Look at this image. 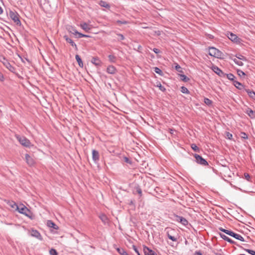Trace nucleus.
<instances>
[{"label": "nucleus", "mask_w": 255, "mask_h": 255, "mask_svg": "<svg viewBox=\"0 0 255 255\" xmlns=\"http://www.w3.org/2000/svg\"><path fill=\"white\" fill-rule=\"evenodd\" d=\"M15 137L19 142V143L23 146L30 147L32 145L30 140L25 136H20L18 134H15Z\"/></svg>", "instance_id": "1"}, {"label": "nucleus", "mask_w": 255, "mask_h": 255, "mask_svg": "<svg viewBox=\"0 0 255 255\" xmlns=\"http://www.w3.org/2000/svg\"><path fill=\"white\" fill-rule=\"evenodd\" d=\"M167 236L170 240L173 242H176L178 240V236H175V230L172 228H167L165 229Z\"/></svg>", "instance_id": "2"}, {"label": "nucleus", "mask_w": 255, "mask_h": 255, "mask_svg": "<svg viewBox=\"0 0 255 255\" xmlns=\"http://www.w3.org/2000/svg\"><path fill=\"white\" fill-rule=\"evenodd\" d=\"M10 18L17 25H21V22L19 19V15L18 13L15 11L10 10L9 13Z\"/></svg>", "instance_id": "3"}, {"label": "nucleus", "mask_w": 255, "mask_h": 255, "mask_svg": "<svg viewBox=\"0 0 255 255\" xmlns=\"http://www.w3.org/2000/svg\"><path fill=\"white\" fill-rule=\"evenodd\" d=\"M209 54L216 58H220L222 55V53L217 48L211 47L209 48Z\"/></svg>", "instance_id": "4"}, {"label": "nucleus", "mask_w": 255, "mask_h": 255, "mask_svg": "<svg viewBox=\"0 0 255 255\" xmlns=\"http://www.w3.org/2000/svg\"><path fill=\"white\" fill-rule=\"evenodd\" d=\"M17 211H18L19 213L24 214L27 217L29 216V213H30V211L23 204H20L19 205H18Z\"/></svg>", "instance_id": "5"}, {"label": "nucleus", "mask_w": 255, "mask_h": 255, "mask_svg": "<svg viewBox=\"0 0 255 255\" xmlns=\"http://www.w3.org/2000/svg\"><path fill=\"white\" fill-rule=\"evenodd\" d=\"M174 220L180 223L184 226H186L188 224V221L184 217L177 215H174Z\"/></svg>", "instance_id": "6"}, {"label": "nucleus", "mask_w": 255, "mask_h": 255, "mask_svg": "<svg viewBox=\"0 0 255 255\" xmlns=\"http://www.w3.org/2000/svg\"><path fill=\"white\" fill-rule=\"evenodd\" d=\"M0 61L2 63V64L4 65V66L8 69L10 71L12 72H14L15 68L14 67H13L7 61V59H6L4 57L2 58V60H0Z\"/></svg>", "instance_id": "7"}, {"label": "nucleus", "mask_w": 255, "mask_h": 255, "mask_svg": "<svg viewBox=\"0 0 255 255\" xmlns=\"http://www.w3.org/2000/svg\"><path fill=\"white\" fill-rule=\"evenodd\" d=\"M194 157L196 159V162L198 163V164H200L203 166L208 165L207 161L205 159L202 158V157L200 155L195 154Z\"/></svg>", "instance_id": "8"}, {"label": "nucleus", "mask_w": 255, "mask_h": 255, "mask_svg": "<svg viewBox=\"0 0 255 255\" xmlns=\"http://www.w3.org/2000/svg\"><path fill=\"white\" fill-rule=\"evenodd\" d=\"M228 38L233 42H235L236 43H240L241 42V39L239 38L236 34L229 32L228 34Z\"/></svg>", "instance_id": "9"}, {"label": "nucleus", "mask_w": 255, "mask_h": 255, "mask_svg": "<svg viewBox=\"0 0 255 255\" xmlns=\"http://www.w3.org/2000/svg\"><path fill=\"white\" fill-rule=\"evenodd\" d=\"M30 235L34 238H36V239L42 241V237L40 234V233L36 230L32 229L30 231Z\"/></svg>", "instance_id": "10"}, {"label": "nucleus", "mask_w": 255, "mask_h": 255, "mask_svg": "<svg viewBox=\"0 0 255 255\" xmlns=\"http://www.w3.org/2000/svg\"><path fill=\"white\" fill-rule=\"evenodd\" d=\"M25 158L26 162L28 165L32 166L34 165L35 161L34 159L28 154H26L25 155Z\"/></svg>", "instance_id": "11"}, {"label": "nucleus", "mask_w": 255, "mask_h": 255, "mask_svg": "<svg viewBox=\"0 0 255 255\" xmlns=\"http://www.w3.org/2000/svg\"><path fill=\"white\" fill-rule=\"evenodd\" d=\"M92 159L95 163H97L100 159L99 153L95 149L92 150Z\"/></svg>", "instance_id": "12"}, {"label": "nucleus", "mask_w": 255, "mask_h": 255, "mask_svg": "<svg viewBox=\"0 0 255 255\" xmlns=\"http://www.w3.org/2000/svg\"><path fill=\"white\" fill-rule=\"evenodd\" d=\"M229 235L235 238L237 240H240L242 242L245 241L244 238L241 235H240V234L235 233L232 231H231L230 233H229Z\"/></svg>", "instance_id": "13"}, {"label": "nucleus", "mask_w": 255, "mask_h": 255, "mask_svg": "<svg viewBox=\"0 0 255 255\" xmlns=\"http://www.w3.org/2000/svg\"><path fill=\"white\" fill-rule=\"evenodd\" d=\"M64 38L65 39L67 42L70 43L72 46L74 47L76 50H78L77 45L71 38H69L67 35H64Z\"/></svg>", "instance_id": "14"}, {"label": "nucleus", "mask_w": 255, "mask_h": 255, "mask_svg": "<svg viewBox=\"0 0 255 255\" xmlns=\"http://www.w3.org/2000/svg\"><path fill=\"white\" fill-rule=\"evenodd\" d=\"M107 72L110 74H115L117 70L116 67L113 65L109 66L106 70Z\"/></svg>", "instance_id": "15"}, {"label": "nucleus", "mask_w": 255, "mask_h": 255, "mask_svg": "<svg viewBox=\"0 0 255 255\" xmlns=\"http://www.w3.org/2000/svg\"><path fill=\"white\" fill-rule=\"evenodd\" d=\"M80 27L86 32H89L92 28L91 26L86 22H82L80 24Z\"/></svg>", "instance_id": "16"}, {"label": "nucleus", "mask_w": 255, "mask_h": 255, "mask_svg": "<svg viewBox=\"0 0 255 255\" xmlns=\"http://www.w3.org/2000/svg\"><path fill=\"white\" fill-rule=\"evenodd\" d=\"M143 251L145 255H156L155 252L147 247L143 248Z\"/></svg>", "instance_id": "17"}, {"label": "nucleus", "mask_w": 255, "mask_h": 255, "mask_svg": "<svg viewBox=\"0 0 255 255\" xmlns=\"http://www.w3.org/2000/svg\"><path fill=\"white\" fill-rule=\"evenodd\" d=\"M212 69L213 70V71L217 74H218L219 76H221L223 74V72H222V71L217 66H213Z\"/></svg>", "instance_id": "18"}, {"label": "nucleus", "mask_w": 255, "mask_h": 255, "mask_svg": "<svg viewBox=\"0 0 255 255\" xmlns=\"http://www.w3.org/2000/svg\"><path fill=\"white\" fill-rule=\"evenodd\" d=\"M47 225L50 228H52L55 230H58V227L51 220H48L47 221Z\"/></svg>", "instance_id": "19"}, {"label": "nucleus", "mask_w": 255, "mask_h": 255, "mask_svg": "<svg viewBox=\"0 0 255 255\" xmlns=\"http://www.w3.org/2000/svg\"><path fill=\"white\" fill-rule=\"evenodd\" d=\"M7 204L11 208L15 209L16 210H17L18 205L15 202L13 201H8L7 202Z\"/></svg>", "instance_id": "20"}, {"label": "nucleus", "mask_w": 255, "mask_h": 255, "mask_svg": "<svg viewBox=\"0 0 255 255\" xmlns=\"http://www.w3.org/2000/svg\"><path fill=\"white\" fill-rule=\"evenodd\" d=\"M246 114L252 119L255 118V111H254L251 109H248L246 111Z\"/></svg>", "instance_id": "21"}, {"label": "nucleus", "mask_w": 255, "mask_h": 255, "mask_svg": "<svg viewBox=\"0 0 255 255\" xmlns=\"http://www.w3.org/2000/svg\"><path fill=\"white\" fill-rule=\"evenodd\" d=\"M91 62L96 66H100L101 64L100 60L98 57H93Z\"/></svg>", "instance_id": "22"}, {"label": "nucleus", "mask_w": 255, "mask_h": 255, "mask_svg": "<svg viewBox=\"0 0 255 255\" xmlns=\"http://www.w3.org/2000/svg\"><path fill=\"white\" fill-rule=\"evenodd\" d=\"M234 85L238 89L242 90L244 88V86L240 82L235 81L233 82Z\"/></svg>", "instance_id": "23"}, {"label": "nucleus", "mask_w": 255, "mask_h": 255, "mask_svg": "<svg viewBox=\"0 0 255 255\" xmlns=\"http://www.w3.org/2000/svg\"><path fill=\"white\" fill-rule=\"evenodd\" d=\"M246 92L248 93L250 98L255 100V92L251 91L250 89H245Z\"/></svg>", "instance_id": "24"}, {"label": "nucleus", "mask_w": 255, "mask_h": 255, "mask_svg": "<svg viewBox=\"0 0 255 255\" xmlns=\"http://www.w3.org/2000/svg\"><path fill=\"white\" fill-rule=\"evenodd\" d=\"M99 218L104 224H106L108 222V218L106 215L103 214H101L100 215Z\"/></svg>", "instance_id": "25"}, {"label": "nucleus", "mask_w": 255, "mask_h": 255, "mask_svg": "<svg viewBox=\"0 0 255 255\" xmlns=\"http://www.w3.org/2000/svg\"><path fill=\"white\" fill-rule=\"evenodd\" d=\"M220 236L223 240H224L226 241H227L230 243L233 244L234 243V242L232 239H231L230 238H229L225 235L220 234Z\"/></svg>", "instance_id": "26"}, {"label": "nucleus", "mask_w": 255, "mask_h": 255, "mask_svg": "<svg viewBox=\"0 0 255 255\" xmlns=\"http://www.w3.org/2000/svg\"><path fill=\"white\" fill-rule=\"evenodd\" d=\"M75 58L78 63L79 66L80 67H83V63L82 60L81 58H80V56L78 55H76Z\"/></svg>", "instance_id": "27"}, {"label": "nucleus", "mask_w": 255, "mask_h": 255, "mask_svg": "<svg viewBox=\"0 0 255 255\" xmlns=\"http://www.w3.org/2000/svg\"><path fill=\"white\" fill-rule=\"evenodd\" d=\"M117 250L121 255H129L124 249L122 248H117Z\"/></svg>", "instance_id": "28"}, {"label": "nucleus", "mask_w": 255, "mask_h": 255, "mask_svg": "<svg viewBox=\"0 0 255 255\" xmlns=\"http://www.w3.org/2000/svg\"><path fill=\"white\" fill-rule=\"evenodd\" d=\"M99 4L101 6L104 7H106L107 8H109L110 7V5L108 3H107L106 1H104L103 0H101Z\"/></svg>", "instance_id": "29"}, {"label": "nucleus", "mask_w": 255, "mask_h": 255, "mask_svg": "<svg viewBox=\"0 0 255 255\" xmlns=\"http://www.w3.org/2000/svg\"><path fill=\"white\" fill-rule=\"evenodd\" d=\"M179 76L180 77L181 80L184 82H186L189 80V78L184 74H180Z\"/></svg>", "instance_id": "30"}, {"label": "nucleus", "mask_w": 255, "mask_h": 255, "mask_svg": "<svg viewBox=\"0 0 255 255\" xmlns=\"http://www.w3.org/2000/svg\"><path fill=\"white\" fill-rule=\"evenodd\" d=\"M109 60L111 62L115 63L116 60V57L114 55H109L108 56Z\"/></svg>", "instance_id": "31"}, {"label": "nucleus", "mask_w": 255, "mask_h": 255, "mask_svg": "<svg viewBox=\"0 0 255 255\" xmlns=\"http://www.w3.org/2000/svg\"><path fill=\"white\" fill-rule=\"evenodd\" d=\"M156 86L158 87L159 90L162 92H165L166 91V88L164 86H162L160 82L157 83Z\"/></svg>", "instance_id": "32"}, {"label": "nucleus", "mask_w": 255, "mask_h": 255, "mask_svg": "<svg viewBox=\"0 0 255 255\" xmlns=\"http://www.w3.org/2000/svg\"><path fill=\"white\" fill-rule=\"evenodd\" d=\"M153 69H154V71L155 73H156L157 74H158L160 76H162L163 72L160 69H159V68L156 67H154Z\"/></svg>", "instance_id": "33"}, {"label": "nucleus", "mask_w": 255, "mask_h": 255, "mask_svg": "<svg viewBox=\"0 0 255 255\" xmlns=\"http://www.w3.org/2000/svg\"><path fill=\"white\" fill-rule=\"evenodd\" d=\"M227 78L232 81H235V76L232 73L227 74Z\"/></svg>", "instance_id": "34"}, {"label": "nucleus", "mask_w": 255, "mask_h": 255, "mask_svg": "<svg viewBox=\"0 0 255 255\" xmlns=\"http://www.w3.org/2000/svg\"><path fill=\"white\" fill-rule=\"evenodd\" d=\"M204 102L207 106H211L212 104V101L207 98L204 99Z\"/></svg>", "instance_id": "35"}, {"label": "nucleus", "mask_w": 255, "mask_h": 255, "mask_svg": "<svg viewBox=\"0 0 255 255\" xmlns=\"http://www.w3.org/2000/svg\"><path fill=\"white\" fill-rule=\"evenodd\" d=\"M68 30L70 33H72L74 35H79L80 32H78L76 29L73 27L71 28V30L69 29Z\"/></svg>", "instance_id": "36"}, {"label": "nucleus", "mask_w": 255, "mask_h": 255, "mask_svg": "<svg viewBox=\"0 0 255 255\" xmlns=\"http://www.w3.org/2000/svg\"><path fill=\"white\" fill-rule=\"evenodd\" d=\"M181 91L184 94H189V91L188 89L184 86L181 87Z\"/></svg>", "instance_id": "37"}, {"label": "nucleus", "mask_w": 255, "mask_h": 255, "mask_svg": "<svg viewBox=\"0 0 255 255\" xmlns=\"http://www.w3.org/2000/svg\"><path fill=\"white\" fill-rule=\"evenodd\" d=\"M234 61L236 64H237L239 66H242L244 65L243 62L238 59H234Z\"/></svg>", "instance_id": "38"}, {"label": "nucleus", "mask_w": 255, "mask_h": 255, "mask_svg": "<svg viewBox=\"0 0 255 255\" xmlns=\"http://www.w3.org/2000/svg\"><path fill=\"white\" fill-rule=\"evenodd\" d=\"M49 254L50 255H58V253L56 250L51 249L49 251Z\"/></svg>", "instance_id": "39"}, {"label": "nucleus", "mask_w": 255, "mask_h": 255, "mask_svg": "<svg viewBox=\"0 0 255 255\" xmlns=\"http://www.w3.org/2000/svg\"><path fill=\"white\" fill-rule=\"evenodd\" d=\"M192 149L195 151H198L199 149L195 144H192L191 145Z\"/></svg>", "instance_id": "40"}, {"label": "nucleus", "mask_w": 255, "mask_h": 255, "mask_svg": "<svg viewBox=\"0 0 255 255\" xmlns=\"http://www.w3.org/2000/svg\"><path fill=\"white\" fill-rule=\"evenodd\" d=\"M175 69L179 72H180V73H182L183 71L181 69V67H180V66L178 64H176L175 66Z\"/></svg>", "instance_id": "41"}, {"label": "nucleus", "mask_w": 255, "mask_h": 255, "mask_svg": "<svg viewBox=\"0 0 255 255\" xmlns=\"http://www.w3.org/2000/svg\"><path fill=\"white\" fill-rule=\"evenodd\" d=\"M219 230L225 233H226V234L228 235H229V233H230L231 231L230 230H226V229H223V228L222 227H220L219 228Z\"/></svg>", "instance_id": "42"}, {"label": "nucleus", "mask_w": 255, "mask_h": 255, "mask_svg": "<svg viewBox=\"0 0 255 255\" xmlns=\"http://www.w3.org/2000/svg\"><path fill=\"white\" fill-rule=\"evenodd\" d=\"M237 73H238V75L240 77L245 75V72H243V71H242L241 70H238Z\"/></svg>", "instance_id": "43"}, {"label": "nucleus", "mask_w": 255, "mask_h": 255, "mask_svg": "<svg viewBox=\"0 0 255 255\" xmlns=\"http://www.w3.org/2000/svg\"><path fill=\"white\" fill-rule=\"evenodd\" d=\"M244 176H245V179L247 180H248L249 181L250 180L251 177H250V175H249V174H248L247 173H244Z\"/></svg>", "instance_id": "44"}, {"label": "nucleus", "mask_w": 255, "mask_h": 255, "mask_svg": "<svg viewBox=\"0 0 255 255\" xmlns=\"http://www.w3.org/2000/svg\"><path fill=\"white\" fill-rule=\"evenodd\" d=\"M90 37L91 36L90 35H86V34H83V33H79V36H78L79 38H81V37Z\"/></svg>", "instance_id": "45"}, {"label": "nucleus", "mask_w": 255, "mask_h": 255, "mask_svg": "<svg viewBox=\"0 0 255 255\" xmlns=\"http://www.w3.org/2000/svg\"><path fill=\"white\" fill-rule=\"evenodd\" d=\"M117 35H118V36H119V39H118V40L121 41L125 39V37L123 34L119 33V34H117Z\"/></svg>", "instance_id": "46"}, {"label": "nucleus", "mask_w": 255, "mask_h": 255, "mask_svg": "<svg viewBox=\"0 0 255 255\" xmlns=\"http://www.w3.org/2000/svg\"><path fill=\"white\" fill-rule=\"evenodd\" d=\"M237 57L238 58V59H239L240 60H246L245 57H244V56H243L242 55H239L238 56H237Z\"/></svg>", "instance_id": "47"}, {"label": "nucleus", "mask_w": 255, "mask_h": 255, "mask_svg": "<svg viewBox=\"0 0 255 255\" xmlns=\"http://www.w3.org/2000/svg\"><path fill=\"white\" fill-rule=\"evenodd\" d=\"M117 23L118 24H127V22L126 21H121V20H117Z\"/></svg>", "instance_id": "48"}, {"label": "nucleus", "mask_w": 255, "mask_h": 255, "mask_svg": "<svg viewBox=\"0 0 255 255\" xmlns=\"http://www.w3.org/2000/svg\"><path fill=\"white\" fill-rule=\"evenodd\" d=\"M4 80L3 74L0 72V81L3 82Z\"/></svg>", "instance_id": "49"}, {"label": "nucleus", "mask_w": 255, "mask_h": 255, "mask_svg": "<svg viewBox=\"0 0 255 255\" xmlns=\"http://www.w3.org/2000/svg\"><path fill=\"white\" fill-rule=\"evenodd\" d=\"M132 248H133V249L134 250V251H135V253H137V255H138V254H140L137 249V248L136 247V246H132Z\"/></svg>", "instance_id": "50"}, {"label": "nucleus", "mask_w": 255, "mask_h": 255, "mask_svg": "<svg viewBox=\"0 0 255 255\" xmlns=\"http://www.w3.org/2000/svg\"><path fill=\"white\" fill-rule=\"evenodd\" d=\"M248 252L252 255H255V251L248 250Z\"/></svg>", "instance_id": "51"}, {"label": "nucleus", "mask_w": 255, "mask_h": 255, "mask_svg": "<svg viewBox=\"0 0 255 255\" xmlns=\"http://www.w3.org/2000/svg\"><path fill=\"white\" fill-rule=\"evenodd\" d=\"M153 51L156 53V54H158L160 52V51L159 50V49H157V48H153Z\"/></svg>", "instance_id": "52"}, {"label": "nucleus", "mask_w": 255, "mask_h": 255, "mask_svg": "<svg viewBox=\"0 0 255 255\" xmlns=\"http://www.w3.org/2000/svg\"><path fill=\"white\" fill-rule=\"evenodd\" d=\"M227 136L228 138L230 139H231L233 136L232 134L229 132L227 133Z\"/></svg>", "instance_id": "53"}, {"label": "nucleus", "mask_w": 255, "mask_h": 255, "mask_svg": "<svg viewBox=\"0 0 255 255\" xmlns=\"http://www.w3.org/2000/svg\"><path fill=\"white\" fill-rule=\"evenodd\" d=\"M194 255H202V254L200 251H196L195 252Z\"/></svg>", "instance_id": "54"}, {"label": "nucleus", "mask_w": 255, "mask_h": 255, "mask_svg": "<svg viewBox=\"0 0 255 255\" xmlns=\"http://www.w3.org/2000/svg\"><path fill=\"white\" fill-rule=\"evenodd\" d=\"M137 192L140 195V196H141L142 191L140 188H138L137 189Z\"/></svg>", "instance_id": "55"}, {"label": "nucleus", "mask_w": 255, "mask_h": 255, "mask_svg": "<svg viewBox=\"0 0 255 255\" xmlns=\"http://www.w3.org/2000/svg\"><path fill=\"white\" fill-rule=\"evenodd\" d=\"M242 134L244 135L243 136L245 138H247L248 137L247 134L245 132H242Z\"/></svg>", "instance_id": "56"}, {"label": "nucleus", "mask_w": 255, "mask_h": 255, "mask_svg": "<svg viewBox=\"0 0 255 255\" xmlns=\"http://www.w3.org/2000/svg\"><path fill=\"white\" fill-rule=\"evenodd\" d=\"M3 11L2 7L0 6V14H1L3 13Z\"/></svg>", "instance_id": "57"}, {"label": "nucleus", "mask_w": 255, "mask_h": 255, "mask_svg": "<svg viewBox=\"0 0 255 255\" xmlns=\"http://www.w3.org/2000/svg\"><path fill=\"white\" fill-rule=\"evenodd\" d=\"M169 131H170V133L171 134H173V131H174V130L173 129L170 128Z\"/></svg>", "instance_id": "58"}, {"label": "nucleus", "mask_w": 255, "mask_h": 255, "mask_svg": "<svg viewBox=\"0 0 255 255\" xmlns=\"http://www.w3.org/2000/svg\"><path fill=\"white\" fill-rule=\"evenodd\" d=\"M125 161L127 162H128V161H129L128 158L127 157H125Z\"/></svg>", "instance_id": "59"}, {"label": "nucleus", "mask_w": 255, "mask_h": 255, "mask_svg": "<svg viewBox=\"0 0 255 255\" xmlns=\"http://www.w3.org/2000/svg\"><path fill=\"white\" fill-rule=\"evenodd\" d=\"M215 255H222L219 253H215Z\"/></svg>", "instance_id": "60"}, {"label": "nucleus", "mask_w": 255, "mask_h": 255, "mask_svg": "<svg viewBox=\"0 0 255 255\" xmlns=\"http://www.w3.org/2000/svg\"><path fill=\"white\" fill-rule=\"evenodd\" d=\"M138 255H140V254H138Z\"/></svg>", "instance_id": "61"}]
</instances>
